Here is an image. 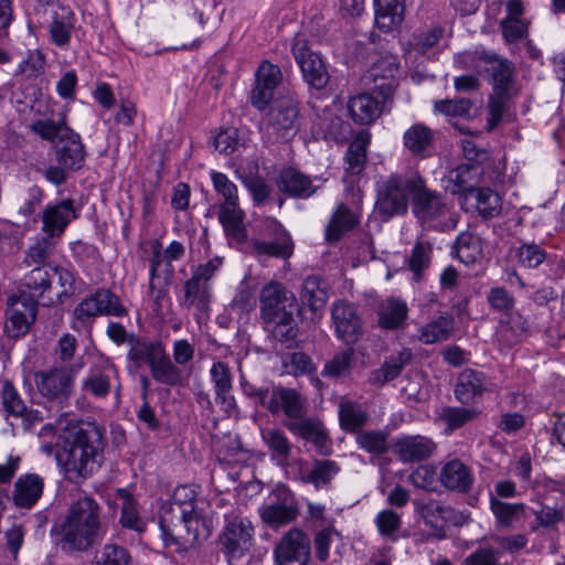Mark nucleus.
I'll use <instances>...</instances> for the list:
<instances>
[{
	"mask_svg": "<svg viewBox=\"0 0 565 565\" xmlns=\"http://www.w3.org/2000/svg\"><path fill=\"white\" fill-rule=\"evenodd\" d=\"M63 440L60 463L64 479L82 484L93 478L105 462V429L95 422L63 414L56 422Z\"/></svg>",
	"mask_w": 565,
	"mask_h": 565,
	"instance_id": "obj_1",
	"label": "nucleus"
},
{
	"mask_svg": "<svg viewBox=\"0 0 565 565\" xmlns=\"http://www.w3.org/2000/svg\"><path fill=\"white\" fill-rule=\"evenodd\" d=\"M54 531L61 537L63 548L87 551L104 534L99 503L85 491H79L78 498L72 501Z\"/></svg>",
	"mask_w": 565,
	"mask_h": 565,
	"instance_id": "obj_2",
	"label": "nucleus"
},
{
	"mask_svg": "<svg viewBox=\"0 0 565 565\" xmlns=\"http://www.w3.org/2000/svg\"><path fill=\"white\" fill-rule=\"evenodd\" d=\"M74 291L72 271L61 266H39L23 275L17 295L32 297L42 306H53L63 303Z\"/></svg>",
	"mask_w": 565,
	"mask_h": 565,
	"instance_id": "obj_3",
	"label": "nucleus"
},
{
	"mask_svg": "<svg viewBox=\"0 0 565 565\" xmlns=\"http://www.w3.org/2000/svg\"><path fill=\"white\" fill-rule=\"evenodd\" d=\"M295 302V296L276 280L265 284L259 292V313L264 329L279 341L296 337Z\"/></svg>",
	"mask_w": 565,
	"mask_h": 565,
	"instance_id": "obj_4",
	"label": "nucleus"
},
{
	"mask_svg": "<svg viewBox=\"0 0 565 565\" xmlns=\"http://www.w3.org/2000/svg\"><path fill=\"white\" fill-rule=\"evenodd\" d=\"M173 504L180 509L181 521L170 526L164 516L160 518L161 535L167 547L174 546L177 551L185 548V544L199 539L200 518L194 510L195 492L186 487H178L173 494Z\"/></svg>",
	"mask_w": 565,
	"mask_h": 565,
	"instance_id": "obj_5",
	"label": "nucleus"
},
{
	"mask_svg": "<svg viewBox=\"0 0 565 565\" xmlns=\"http://www.w3.org/2000/svg\"><path fill=\"white\" fill-rule=\"evenodd\" d=\"M210 178L215 192L222 198L217 218L226 236L236 243L246 242L247 231L244 226L246 214L239 205L237 185L223 172L212 170Z\"/></svg>",
	"mask_w": 565,
	"mask_h": 565,
	"instance_id": "obj_6",
	"label": "nucleus"
},
{
	"mask_svg": "<svg viewBox=\"0 0 565 565\" xmlns=\"http://www.w3.org/2000/svg\"><path fill=\"white\" fill-rule=\"evenodd\" d=\"M409 185L414 216L423 226L441 227L451 207L445 194L428 188L426 179L419 172Z\"/></svg>",
	"mask_w": 565,
	"mask_h": 565,
	"instance_id": "obj_7",
	"label": "nucleus"
},
{
	"mask_svg": "<svg viewBox=\"0 0 565 565\" xmlns=\"http://www.w3.org/2000/svg\"><path fill=\"white\" fill-rule=\"evenodd\" d=\"M257 234L249 242L252 253L257 256L288 259L295 250V242L280 221L274 216L257 220Z\"/></svg>",
	"mask_w": 565,
	"mask_h": 565,
	"instance_id": "obj_8",
	"label": "nucleus"
},
{
	"mask_svg": "<svg viewBox=\"0 0 565 565\" xmlns=\"http://www.w3.org/2000/svg\"><path fill=\"white\" fill-rule=\"evenodd\" d=\"M254 534V526L248 518L241 514H226L217 537L220 551L228 562L241 559L250 551Z\"/></svg>",
	"mask_w": 565,
	"mask_h": 565,
	"instance_id": "obj_9",
	"label": "nucleus"
},
{
	"mask_svg": "<svg viewBox=\"0 0 565 565\" xmlns=\"http://www.w3.org/2000/svg\"><path fill=\"white\" fill-rule=\"evenodd\" d=\"M82 364L54 365L34 374L36 388L41 396L58 404L65 403L74 386V380Z\"/></svg>",
	"mask_w": 565,
	"mask_h": 565,
	"instance_id": "obj_10",
	"label": "nucleus"
},
{
	"mask_svg": "<svg viewBox=\"0 0 565 565\" xmlns=\"http://www.w3.org/2000/svg\"><path fill=\"white\" fill-rule=\"evenodd\" d=\"M39 303L32 297L12 294L7 298L3 334L10 340L24 338L35 323Z\"/></svg>",
	"mask_w": 565,
	"mask_h": 565,
	"instance_id": "obj_11",
	"label": "nucleus"
},
{
	"mask_svg": "<svg viewBox=\"0 0 565 565\" xmlns=\"http://www.w3.org/2000/svg\"><path fill=\"white\" fill-rule=\"evenodd\" d=\"M417 171L404 174H391L379 189L376 209L380 214L393 216L405 214L408 207L407 195L411 196L409 182L415 180Z\"/></svg>",
	"mask_w": 565,
	"mask_h": 565,
	"instance_id": "obj_12",
	"label": "nucleus"
},
{
	"mask_svg": "<svg viewBox=\"0 0 565 565\" xmlns=\"http://www.w3.org/2000/svg\"><path fill=\"white\" fill-rule=\"evenodd\" d=\"M291 53L305 82L315 89H323L328 85L330 76L322 57L310 49L308 40L296 35Z\"/></svg>",
	"mask_w": 565,
	"mask_h": 565,
	"instance_id": "obj_13",
	"label": "nucleus"
},
{
	"mask_svg": "<svg viewBox=\"0 0 565 565\" xmlns=\"http://www.w3.org/2000/svg\"><path fill=\"white\" fill-rule=\"evenodd\" d=\"M311 553L309 536L297 527L285 533L274 548L278 565H307Z\"/></svg>",
	"mask_w": 565,
	"mask_h": 565,
	"instance_id": "obj_14",
	"label": "nucleus"
},
{
	"mask_svg": "<svg viewBox=\"0 0 565 565\" xmlns=\"http://www.w3.org/2000/svg\"><path fill=\"white\" fill-rule=\"evenodd\" d=\"M307 399L297 390L276 386L267 397L265 407L273 415L282 413L288 420H298L306 414Z\"/></svg>",
	"mask_w": 565,
	"mask_h": 565,
	"instance_id": "obj_15",
	"label": "nucleus"
},
{
	"mask_svg": "<svg viewBox=\"0 0 565 565\" xmlns=\"http://www.w3.org/2000/svg\"><path fill=\"white\" fill-rule=\"evenodd\" d=\"M78 217L73 199H65L58 203L47 204L42 212V232L55 239H60L72 221Z\"/></svg>",
	"mask_w": 565,
	"mask_h": 565,
	"instance_id": "obj_16",
	"label": "nucleus"
},
{
	"mask_svg": "<svg viewBox=\"0 0 565 565\" xmlns=\"http://www.w3.org/2000/svg\"><path fill=\"white\" fill-rule=\"evenodd\" d=\"M284 426L295 436L309 443L320 455L331 452V443L320 420L312 417H301L298 420H286Z\"/></svg>",
	"mask_w": 565,
	"mask_h": 565,
	"instance_id": "obj_17",
	"label": "nucleus"
},
{
	"mask_svg": "<svg viewBox=\"0 0 565 565\" xmlns=\"http://www.w3.org/2000/svg\"><path fill=\"white\" fill-rule=\"evenodd\" d=\"M284 426L295 436L309 443L320 455L331 452V443L320 420L312 417H301L298 420H286Z\"/></svg>",
	"mask_w": 565,
	"mask_h": 565,
	"instance_id": "obj_18",
	"label": "nucleus"
},
{
	"mask_svg": "<svg viewBox=\"0 0 565 565\" xmlns=\"http://www.w3.org/2000/svg\"><path fill=\"white\" fill-rule=\"evenodd\" d=\"M118 369L106 360L89 369L88 374L82 381L81 388L85 395L94 398H105L111 391L113 380H118Z\"/></svg>",
	"mask_w": 565,
	"mask_h": 565,
	"instance_id": "obj_19",
	"label": "nucleus"
},
{
	"mask_svg": "<svg viewBox=\"0 0 565 565\" xmlns=\"http://www.w3.org/2000/svg\"><path fill=\"white\" fill-rule=\"evenodd\" d=\"M44 478L35 472L19 476L13 484L12 502L20 510L33 509L44 492Z\"/></svg>",
	"mask_w": 565,
	"mask_h": 565,
	"instance_id": "obj_20",
	"label": "nucleus"
},
{
	"mask_svg": "<svg viewBox=\"0 0 565 565\" xmlns=\"http://www.w3.org/2000/svg\"><path fill=\"white\" fill-rule=\"evenodd\" d=\"M268 125L281 137L295 135L299 128L298 103L290 97L279 98L269 113Z\"/></svg>",
	"mask_w": 565,
	"mask_h": 565,
	"instance_id": "obj_21",
	"label": "nucleus"
},
{
	"mask_svg": "<svg viewBox=\"0 0 565 565\" xmlns=\"http://www.w3.org/2000/svg\"><path fill=\"white\" fill-rule=\"evenodd\" d=\"M395 449L403 462H415L431 457L437 445L426 436H404L396 440Z\"/></svg>",
	"mask_w": 565,
	"mask_h": 565,
	"instance_id": "obj_22",
	"label": "nucleus"
},
{
	"mask_svg": "<svg viewBox=\"0 0 565 565\" xmlns=\"http://www.w3.org/2000/svg\"><path fill=\"white\" fill-rule=\"evenodd\" d=\"M439 480L449 490L467 493L473 486L475 476L471 468L461 460L452 459L441 468Z\"/></svg>",
	"mask_w": 565,
	"mask_h": 565,
	"instance_id": "obj_23",
	"label": "nucleus"
},
{
	"mask_svg": "<svg viewBox=\"0 0 565 565\" xmlns=\"http://www.w3.org/2000/svg\"><path fill=\"white\" fill-rule=\"evenodd\" d=\"M277 186L282 193L297 199H308L316 192L311 178L295 168L280 171Z\"/></svg>",
	"mask_w": 565,
	"mask_h": 565,
	"instance_id": "obj_24",
	"label": "nucleus"
},
{
	"mask_svg": "<svg viewBox=\"0 0 565 565\" xmlns=\"http://www.w3.org/2000/svg\"><path fill=\"white\" fill-rule=\"evenodd\" d=\"M461 204L467 211L477 210L483 218L497 217L502 211L500 195L489 188L476 189L471 194L465 196V202Z\"/></svg>",
	"mask_w": 565,
	"mask_h": 565,
	"instance_id": "obj_25",
	"label": "nucleus"
},
{
	"mask_svg": "<svg viewBox=\"0 0 565 565\" xmlns=\"http://www.w3.org/2000/svg\"><path fill=\"white\" fill-rule=\"evenodd\" d=\"M405 11V0H374L375 24L383 32H391L401 26Z\"/></svg>",
	"mask_w": 565,
	"mask_h": 565,
	"instance_id": "obj_26",
	"label": "nucleus"
},
{
	"mask_svg": "<svg viewBox=\"0 0 565 565\" xmlns=\"http://www.w3.org/2000/svg\"><path fill=\"white\" fill-rule=\"evenodd\" d=\"M60 141L62 145L56 151L58 162L66 169L79 170L86 156L79 135L72 129H67Z\"/></svg>",
	"mask_w": 565,
	"mask_h": 565,
	"instance_id": "obj_27",
	"label": "nucleus"
},
{
	"mask_svg": "<svg viewBox=\"0 0 565 565\" xmlns=\"http://www.w3.org/2000/svg\"><path fill=\"white\" fill-rule=\"evenodd\" d=\"M76 17L73 11L62 8L52 17L49 34L52 43L60 49L67 50L75 30Z\"/></svg>",
	"mask_w": 565,
	"mask_h": 565,
	"instance_id": "obj_28",
	"label": "nucleus"
},
{
	"mask_svg": "<svg viewBox=\"0 0 565 565\" xmlns=\"http://www.w3.org/2000/svg\"><path fill=\"white\" fill-rule=\"evenodd\" d=\"M486 376L482 372L466 369L463 370L457 380L455 387L456 398L462 404H469L473 402L476 397H479L484 392Z\"/></svg>",
	"mask_w": 565,
	"mask_h": 565,
	"instance_id": "obj_29",
	"label": "nucleus"
},
{
	"mask_svg": "<svg viewBox=\"0 0 565 565\" xmlns=\"http://www.w3.org/2000/svg\"><path fill=\"white\" fill-rule=\"evenodd\" d=\"M405 148L415 157L425 158L435 141V132L424 124H414L403 136Z\"/></svg>",
	"mask_w": 565,
	"mask_h": 565,
	"instance_id": "obj_30",
	"label": "nucleus"
},
{
	"mask_svg": "<svg viewBox=\"0 0 565 565\" xmlns=\"http://www.w3.org/2000/svg\"><path fill=\"white\" fill-rule=\"evenodd\" d=\"M525 503H510L490 495V510L497 524L501 527L509 529L520 522L525 515Z\"/></svg>",
	"mask_w": 565,
	"mask_h": 565,
	"instance_id": "obj_31",
	"label": "nucleus"
},
{
	"mask_svg": "<svg viewBox=\"0 0 565 565\" xmlns=\"http://www.w3.org/2000/svg\"><path fill=\"white\" fill-rule=\"evenodd\" d=\"M164 348L160 342L149 341L140 338L130 339V349L128 359L132 361L137 367L147 364L149 367L163 353Z\"/></svg>",
	"mask_w": 565,
	"mask_h": 565,
	"instance_id": "obj_32",
	"label": "nucleus"
},
{
	"mask_svg": "<svg viewBox=\"0 0 565 565\" xmlns=\"http://www.w3.org/2000/svg\"><path fill=\"white\" fill-rule=\"evenodd\" d=\"M46 68V56L39 50H28L24 57L18 63L13 77L20 81H33L42 76Z\"/></svg>",
	"mask_w": 565,
	"mask_h": 565,
	"instance_id": "obj_33",
	"label": "nucleus"
},
{
	"mask_svg": "<svg viewBox=\"0 0 565 565\" xmlns=\"http://www.w3.org/2000/svg\"><path fill=\"white\" fill-rule=\"evenodd\" d=\"M408 315L405 301L396 298L385 300L379 309V324L385 330H395L403 326Z\"/></svg>",
	"mask_w": 565,
	"mask_h": 565,
	"instance_id": "obj_34",
	"label": "nucleus"
},
{
	"mask_svg": "<svg viewBox=\"0 0 565 565\" xmlns=\"http://www.w3.org/2000/svg\"><path fill=\"white\" fill-rule=\"evenodd\" d=\"M454 329V318L448 315H441L419 329L418 339L425 344L446 341L451 337Z\"/></svg>",
	"mask_w": 565,
	"mask_h": 565,
	"instance_id": "obj_35",
	"label": "nucleus"
},
{
	"mask_svg": "<svg viewBox=\"0 0 565 565\" xmlns=\"http://www.w3.org/2000/svg\"><path fill=\"white\" fill-rule=\"evenodd\" d=\"M117 498L122 501L119 523L122 527L142 533L146 530V522L140 516L137 501L131 493L124 489H117Z\"/></svg>",
	"mask_w": 565,
	"mask_h": 565,
	"instance_id": "obj_36",
	"label": "nucleus"
},
{
	"mask_svg": "<svg viewBox=\"0 0 565 565\" xmlns=\"http://www.w3.org/2000/svg\"><path fill=\"white\" fill-rule=\"evenodd\" d=\"M339 467L331 460H317L312 466L300 463V476L305 483H313L316 488L328 484L338 473Z\"/></svg>",
	"mask_w": 565,
	"mask_h": 565,
	"instance_id": "obj_37",
	"label": "nucleus"
},
{
	"mask_svg": "<svg viewBox=\"0 0 565 565\" xmlns=\"http://www.w3.org/2000/svg\"><path fill=\"white\" fill-rule=\"evenodd\" d=\"M479 58L492 64L493 92L509 94L514 73L513 64L508 60L486 53L480 54Z\"/></svg>",
	"mask_w": 565,
	"mask_h": 565,
	"instance_id": "obj_38",
	"label": "nucleus"
},
{
	"mask_svg": "<svg viewBox=\"0 0 565 565\" xmlns=\"http://www.w3.org/2000/svg\"><path fill=\"white\" fill-rule=\"evenodd\" d=\"M332 320L337 337L350 345L353 341V307L347 301H337L332 308Z\"/></svg>",
	"mask_w": 565,
	"mask_h": 565,
	"instance_id": "obj_39",
	"label": "nucleus"
},
{
	"mask_svg": "<svg viewBox=\"0 0 565 565\" xmlns=\"http://www.w3.org/2000/svg\"><path fill=\"white\" fill-rule=\"evenodd\" d=\"M57 239L47 236H38L33 244L25 250L23 264L28 267L52 266L47 263L53 255Z\"/></svg>",
	"mask_w": 565,
	"mask_h": 565,
	"instance_id": "obj_40",
	"label": "nucleus"
},
{
	"mask_svg": "<svg viewBox=\"0 0 565 565\" xmlns=\"http://www.w3.org/2000/svg\"><path fill=\"white\" fill-rule=\"evenodd\" d=\"M455 248L458 259L466 265L479 262L483 255L481 238L471 232L460 233L456 239Z\"/></svg>",
	"mask_w": 565,
	"mask_h": 565,
	"instance_id": "obj_41",
	"label": "nucleus"
},
{
	"mask_svg": "<svg viewBox=\"0 0 565 565\" xmlns=\"http://www.w3.org/2000/svg\"><path fill=\"white\" fill-rule=\"evenodd\" d=\"M353 226L351 210L343 203L338 204L327 225L324 238L329 244L339 242Z\"/></svg>",
	"mask_w": 565,
	"mask_h": 565,
	"instance_id": "obj_42",
	"label": "nucleus"
},
{
	"mask_svg": "<svg viewBox=\"0 0 565 565\" xmlns=\"http://www.w3.org/2000/svg\"><path fill=\"white\" fill-rule=\"evenodd\" d=\"M300 299L311 311L323 308L328 300L326 284L317 276H309L305 279Z\"/></svg>",
	"mask_w": 565,
	"mask_h": 565,
	"instance_id": "obj_43",
	"label": "nucleus"
},
{
	"mask_svg": "<svg viewBox=\"0 0 565 565\" xmlns=\"http://www.w3.org/2000/svg\"><path fill=\"white\" fill-rule=\"evenodd\" d=\"M475 169L467 164H461L449 172L448 189L452 194H460L461 202H465V196L471 194L475 188Z\"/></svg>",
	"mask_w": 565,
	"mask_h": 565,
	"instance_id": "obj_44",
	"label": "nucleus"
},
{
	"mask_svg": "<svg viewBox=\"0 0 565 565\" xmlns=\"http://www.w3.org/2000/svg\"><path fill=\"white\" fill-rule=\"evenodd\" d=\"M90 565H134L131 553L116 543H106L96 551Z\"/></svg>",
	"mask_w": 565,
	"mask_h": 565,
	"instance_id": "obj_45",
	"label": "nucleus"
},
{
	"mask_svg": "<svg viewBox=\"0 0 565 565\" xmlns=\"http://www.w3.org/2000/svg\"><path fill=\"white\" fill-rule=\"evenodd\" d=\"M210 302L209 285L192 276L184 285V300L182 302L186 308L196 307L200 311H205Z\"/></svg>",
	"mask_w": 565,
	"mask_h": 565,
	"instance_id": "obj_46",
	"label": "nucleus"
},
{
	"mask_svg": "<svg viewBox=\"0 0 565 565\" xmlns=\"http://www.w3.org/2000/svg\"><path fill=\"white\" fill-rule=\"evenodd\" d=\"M411 360L412 352L408 349L402 350L396 356H392L387 360L381 369L372 373V382L383 385L396 379Z\"/></svg>",
	"mask_w": 565,
	"mask_h": 565,
	"instance_id": "obj_47",
	"label": "nucleus"
},
{
	"mask_svg": "<svg viewBox=\"0 0 565 565\" xmlns=\"http://www.w3.org/2000/svg\"><path fill=\"white\" fill-rule=\"evenodd\" d=\"M1 406L6 417H23L26 414L28 406L21 397L18 388L10 382L4 381L0 387Z\"/></svg>",
	"mask_w": 565,
	"mask_h": 565,
	"instance_id": "obj_48",
	"label": "nucleus"
},
{
	"mask_svg": "<svg viewBox=\"0 0 565 565\" xmlns=\"http://www.w3.org/2000/svg\"><path fill=\"white\" fill-rule=\"evenodd\" d=\"M150 372L152 377L161 384L175 386L181 382V370L172 363L166 350L151 365Z\"/></svg>",
	"mask_w": 565,
	"mask_h": 565,
	"instance_id": "obj_49",
	"label": "nucleus"
},
{
	"mask_svg": "<svg viewBox=\"0 0 565 565\" xmlns=\"http://www.w3.org/2000/svg\"><path fill=\"white\" fill-rule=\"evenodd\" d=\"M100 316L126 317L128 309L122 305L121 299L108 288H98L95 291Z\"/></svg>",
	"mask_w": 565,
	"mask_h": 565,
	"instance_id": "obj_50",
	"label": "nucleus"
},
{
	"mask_svg": "<svg viewBox=\"0 0 565 565\" xmlns=\"http://www.w3.org/2000/svg\"><path fill=\"white\" fill-rule=\"evenodd\" d=\"M282 366L287 374L292 376H310L317 372V366L312 359L305 352H292L282 360Z\"/></svg>",
	"mask_w": 565,
	"mask_h": 565,
	"instance_id": "obj_51",
	"label": "nucleus"
},
{
	"mask_svg": "<svg viewBox=\"0 0 565 565\" xmlns=\"http://www.w3.org/2000/svg\"><path fill=\"white\" fill-rule=\"evenodd\" d=\"M477 415L475 408L446 406L441 409L439 419L446 425V430L451 433L473 420Z\"/></svg>",
	"mask_w": 565,
	"mask_h": 565,
	"instance_id": "obj_52",
	"label": "nucleus"
},
{
	"mask_svg": "<svg viewBox=\"0 0 565 565\" xmlns=\"http://www.w3.org/2000/svg\"><path fill=\"white\" fill-rule=\"evenodd\" d=\"M297 509L286 503H275L265 507L260 513L262 520L271 525L279 526L294 521L297 518Z\"/></svg>",
	"mask_w": 565,
	"mask_h": 565,
	"instance_id": "obj_53",
	"label": "nucleus"
},
{
	"mask_svg": "<svg viewBox=\"0 0 565 565\" xmlns=\"http://www.w3.org/2000/svg\"><path fill=\"white\" fill-rule=\"evenodd\" d=\"M355 104L359 107V113L355 111V122L370 125L381 115L382 103L369 94L359 95Z\"/></svg>",
	"mask_w": 565,
	"mask_h": 565,
	"instance_id": "obj_54",
	"label": "nucleus"
},
{
	"mask_svg": "<svg viewBox=\"0 0 565 565\" xmlns=\"http://www.w3.org/2000/svg\"><path fill=\"white\" fill-rule=\"evenodd\" d=\"M431 246L428 243L416 242L408 260V267L413 273L414 280L419 281L423 270L430 264Z\"/></svg>",
	"mask_w": 565,
	"mask_h": 565,
	"instance_id": "obj_55",
	"label": "nucleus"
},
{
	"mask_svg": "<svg viewBox=\"0 0 565 565\" xmlns=\"http://www.w3.org/2000/svg\"><path fill=\"white\" fill-rule=\"evenodd\" d=\"M353 361V348L348 347L347 350L337 353L330 361H328L322 370V376L337 379L349 373L351 363Z\"/></svg>",
	"mask_w": 565,
	"mask_h": 565,
	"instance_id": "obj_56",
	"label": "nucleus"
},
{
	"mask_svg": "<svg viewBox=\"0 0 565 565\" xmlns=\"http://www.w3.org/2000/svg\"><path fill=\"white\" fill-rule=\"evenodd\" d=\"M67 129L71 128L66 125L65 115L56 122L51 119H40L31 125V130L47 141H54L56 138L61 139Z\"/></svg>",
	"mask_w": 565,
	"mask_h": 565,
	"instance_id": "obj_57",
	"label": "nucleus"
},
{
	"mask_svg": "<svg viewBox=\"0 0 565 565\" xmlns=\"http://www.w3.org/2000/svg\"><path fill=\"white\" fill-rule=\"evenodd\" d=\"M263 439L276 456L287 458L290 455L292 446L282 430L278 428L267 429L263 431Z\"/></svg>",
	"mask_w": 565,
	"mask_h": 565,
	"instance_id": "obj_58",
	"label": "nucleus"
},
{
	"mask_svg": "<svg viewBox=\"0 0 565 565\" xmlns=\"http://www.w3.org/2000/svg\"><path fill=\"white\" fill-rule=\"evenodd\" d=\"M97 317H100V315L95 292L85 297L73 310V318L81 326L90 323Z\"/></svg>",
	"mask_w": 565,
	"mask_h": 565,
	"instance_id": "obj_59",
	"label": "nucleus"
},
{
	"mask_svg": "<svg viewBox=\"0 0 565 565\" xmlns=\"http://www.w3.org/2000/svg\"><path fill=\"white\" fill-rule=\"evenodd\" d=\"M515 255L520 265L526 268H536L545 257V250L536 244H523L516 248Z\"/></svg>",
	"mask_w": 565,
	"mask_h": 565,
	"instance_id": "obj_60",
	"label": "nucleus"
},
{
	"mask_svg": "<svg viewBox=\"0 0 565 565\" xmlns=\"http://www.w3.org/2000/svg\"><path fill=\"white\" fill-rule=\"evenodd\" d=\"M487 301L492 310L503 313H509L515 306L514 297L504 287L491 288Z\"/></svg>",
	"mask_w": 565,
	"mask_h": 565,
	"instance_id": "obj_61",
	"label": "nucleus"
},
{
	"mask_svg": "<svg viewBox=\"0 0 565 565\" xmlns=\"http://www.w3.org/2000/svg\"><path fill=\"white\" fill-rule=\"evenodd\" d=\"M213 146L220 153H233L242 146L238 130L235 128L222 129L214 137Z\"/></svg>",
	"mask_w": 565,
	"mask_h": 565,
	"instance_id": "obj_62",
	"label": "nucleus"
},
{
	"mask_svg": "<svg viewBox=\"0 0 565 565\" xmlns=\"http://www.w3.org/2000/svg\"><path fill=\"white\" fill-rule=\"evenodd\" d=\"M77 351V339L71 333H64L54 348V354L58 365L73 364L72 361Z\"/></svg>",
	"mask_w": 565,
	"mask_h": 565,
	"instance_id": "obj_63",
	"label": "nucleus"
},
{
	"mask_svg": "<svg viewBox=\"0 0 565 565\" xmlns=\"http://www.w3.org/2000/svg\"><path fill=\"white\" fill-rule=\"evenodd\" d=\"M281 81V71L279 66L270 63L269 61H263L255 72V82L258 84L269 87L273 90L277 88Z\"/></svg>",
	"mask_w": 565,
	"mask_h": 565,
	"instance_id": "obj_64",
	"label": "nucleus"
}]
</instances>
